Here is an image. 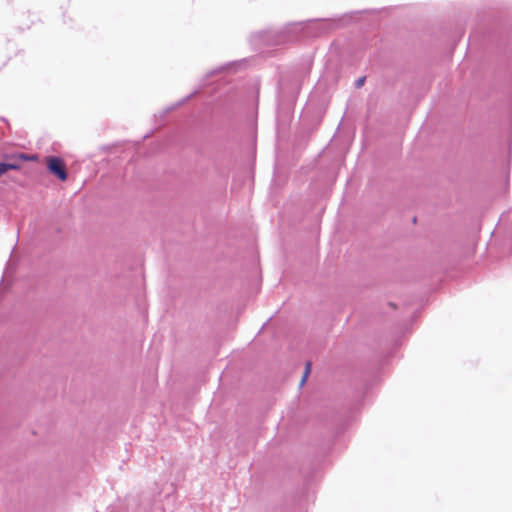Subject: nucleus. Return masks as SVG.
<instances>
[{
	"instance_id": "obj_1",
	"label": "nucleus",
	"mask_w": 512,
	"mask_h": 512,
	"mask_svg": "<svg viewBox=\"0 0 512 512\" xmlns=\"http://www.w3.org/2000/svg\"><path fill=\"white\" fill-rule=\"evenodd\" d=\"M47 167L49 171L55 174L60 180L65 181L67 179V173L65 170L64 162L61 158L51 157L48 159Z\"/></svg>"
},
{
	"instance_id": "obj_4",
	"label": "nucleus",
	"mask_w": 512,
	"mask_h": 512,
	"mask_svg": "<svg viewBox=\"0 0 512 512\" xmlns=\"http://www.w3.org/2000/svg\"><path fill=\"white\" fill-rule=\"evenodd\" d=\"M365 82V77H361L359 79H357V81L355 82V86L357 88H360Z\"/></svg>"
},
{
	"instance_id": "obj_2",
	"label": "nucleus",
	"mask_w": 512,
	"mask_h": 512,
	"mask_svg": "<svg viewBox=\"0 0 512 512\" xmlns=\"http://www.w3.org/2000/svg\"><path fill=\"white\" fill-rule=\"evenodd\" d=\"M17 168H18V166L15 164L0 162V177L2 175H4L6 172H8L9 170H15Z\"/></svg>"
},
{
	"instance_id": "obj_3",
	"label": "nucleus",
	"mask_w": 512,
	"mask_h": 512,
	"mask_svg": "<svg viewBox=\"0 0 512 512\" xmlns=\"http://www.w3.org/2000/svg\"><path fill=\"white\" fill-rule=\"evenodd\" d=\"M310 369H311V363L308 362L306 363V366H305V371H304V374L301 378V381H300V385L303 386L308 378V375L310 373Z\"/></svg>"
},
{
	"instance_id": "obj_5",
	"label": "nucleus",
	"mask_w": 512,
	"mask_h": 512,
	"mask_svg": "<svg viewBox=\"0 0 512 512\" xmlns=\"http://www.w3.org/2000/svg\"><path fill=\"white\" fill-rule=\"evenodd\" d=\"M232 65H233V64H228V65H226V66L222 67L221 69H228V68H230Z\"/></svg>"
}]
</instances>
